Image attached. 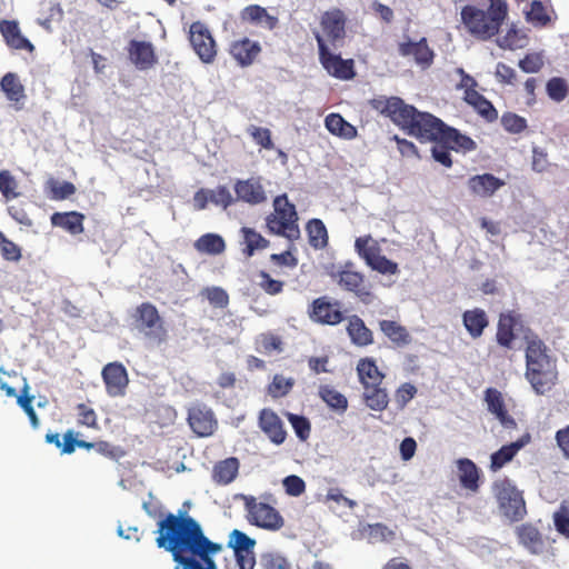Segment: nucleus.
<instances>
[{"instance_id": "nucleus-34", "label": "nucleus", "mask_w": 569, "mask_h": 569, "mask_svg": "<svg viewBox=\"0 0 569 569\" xmlns=\"http://www.w3.org/2000/svg\"><path fill=\"white\" fill-rule=\"evenodd\" d=\"M357 373L360 383L366 386L382 385L385 375L379 370L376 360L370 357L361 358L357 363Z\"/></svg>"}, {"instance_id": "nucleus-5", "label": "nucleus", "mask_w": 569, "mask_h": 569, "mask_svg": "<svg viewBox=\"0 0 569 569\" xmlns=\"http://www.w3.org/2000/svg\"><path fill=\"white\" fill-rule=\"evenodd\" d=\"M298 213L287 194H281L273 200V212L266 217V227L269 233L283 237L293 242L300 238Z\"/></svg>"}, {"instance_id": "nucleus-25", "label": "nucleus", "mask_w": 569, "mask_h": 569, "mask_svg": "<svg viewBox=\"0 0 569 569\" xmlns=\"http://www.w3.org/2000/svg\"><path fill=\"white\" fill-rule=\"evenodd\" d=\"M531 442V436L529 432L523 433L518 440L502 446L499 450L493 452L490 457V469L498 471L506 463L510 462L515 456L527 445Z\"/></svg>"}, {"instance_id": "nucleus-29", "label": "nucleus", "mask_w": 569, "mask_h": 569, "mask_svg": "<svg viewBox=\"0 0 569 569\" xmlns=\"http://www.w3.org/2000/svg\"><path fill=\"white\" fill-rule=\"evenodd\" d=\"M346 330L351 342L357 347H368L373 343V332L357 315H352L348 318Z\"/></svg>"}, {"instance_id": "nucleus-16", "label": "nucleus", "mask_w": 569, "mask_h": 569, "mask_svg": "<svg viewBox=\"0 0 569 569\" xmlns=\"http://www.w3.org/2000/svg\"><path fill=\"white\" fill-rule=\"evenodd\" d=\"M256 541L240 530L234 529L231 532L230 546L233 549V557L237 560L239 569H253L256 557L253 552Z\"/></svg>"}, {"instance_id": "nucleus-24", "label": "nucleus", "mask_w": 569, "mask_h": 569, "mask_svg": "<svg viewBox=\"0 0 569 569\" xmlns=\"http://www.w3.org/2000/svg\"><path fill=\"white\" fill-rule=\"evenodd\" d=\"M0 33L9 48L33 52L34 46L22 34L18 21L6 19L1 20Z\"/></svg>"}, {"instance_id": "nucleus-11", "label": "nucleus", "mask_w": 569, "mask_h": 569, "mask_svg": "<svg viewBox=\"0 0 569 569\" xmlns=\"http://www.w3.org/2000/svg\"><path fill=\"white\" fill-rule=\"evenodd\" d=\"M315 38L318 44L320 63L327 72L338 79H352L355 77L353 61L343 60L339 54H333L319 32L315 33Z\"/></svg>"}, {"instance_id": "nucleus-27", "label": "nucleus", "mask_w": 569, "mask_h": 569, "mask_svg": "<svg viewBox=\"0 0 569 569\" xmlns=\"http://www.w3.org/2000/svg\"><path fill=\"white\" fill-rule=\"evenodd\" d=\"M260 52L261 47L259 42L248 38L236 40L230 46V54L241 67L252 64Z\"/></svg>"}, {"instance_id": "nucleus-59", "label": "nucleus", "mask_w": 569, "mask_h": 569, "mask_svg": "<svg viewBox=\"0 0 569 569\" xmlns=\"http://www.w3.org/2000/svg\"><path fill=\"white\" fill-rule=\"evenodd\" d=\"M78 423L88 428L98 427V418L96 411L86 403L77 406Z\"/></svg>"}, {"instance_id": "nucleus-46", "label": "nucleus", "mask_w": 569, "mask_h": 569, "mask_svg": "<svg viewBox=\"0 0 569 569\" xmlns=\"http://www.w3.org/2000/svg\"><path fill=\"white\" fill-rule=\"evenodd\" d=\"M295 386L293 378H286L282 375H274L272 381L268 386V393L277 399L287 396Z\"/></svg>"}, {"instance_id": "nucleus-45", "label": "nucleus", "mask_w": 569, "mask_h": 569, "mask_svg": "<svg viewBox=\"0 0 569 569\" xmlns=\"http://www.w3.org/2000/svg\"><path fill=\"white\" fill-rule=\"evenodd\" d=\"M500 122L502 128L512 134H520L528 128L527 119L511 111L502 113Z\"/></svg>"}, {"instance_id": "nucleus-36", "label": "nucleus", "mask_w": 569, "mask_h": 569, "mask_svg": "<svg viewBox=\"0 0 569 569\" xmlns=\"http://www.w3.org/2000/svg\"><path fill=\"white\" fill-rule=\"evenodd\" d=\"M327 130L341 139L352 140L358 136L357 128L339 113H329L325 119Z\"/></svg>"}, {"instance_id": "nucleus-14", "label": "nucleus", "mask_w": 569, "mask_h": 569, "mask_svg": "<svg viewBox=\"0 0 569 569\" xmlns=\"http://www.w3.org/2000/svg\"><path fill=\"white\" fill-rule=\"evenodd\" d=\"M106 392L109 397H123L129 385V376L123 363L113 361L107 363L101 371Z\"/></svg>"}, {"instance_id": "nucleus-23", "label": "nucleus", "mask_w": 569, "mask_h": 569, "mask_svg": "<svg viewBox=\"0 0 569 569\" xmlns=\"http://www.w3.org/2000/svg\"><path fill=\"white\" fill-rule=\"evenodd\" d=\"M520 323V316L513 312L500 313L497 323L496 341L505 349H512L517 338L516 329Z\"/></svg>"}, {"instance_id": "nucleus-21", "label": "nucleus", "mask_w": 569, "mask_h": 569, "mask_svg": "<svg viewBox=\"0 0 569 569\" xmlns=\"http://www.w3.org/2000/svg\"><path fill=\"white\" fill-rule=\"evenodd\" d=\"M485 401L488 411L495 415L505 429H516L517 421L508 413L502 393L496 388H487L485 390Z\"/></svg>"}, {"instance_id": "nucleus-35", "label": "nucleus", "mask_w": 569, "mask_h": 569, "mask_svg": "<svg viewBox=\"0 0 569 569\" xmlns=\"http://www.w3.org/2000/svg\"><path fill=\"white\" fill-rule=\"evenodd\" d=\"M379 329L398 348L408 346L412 338L408 329L393 320H380Z\"/></svg>"}, {"instance_id": "nucleus-2", "label": "nucleus", "mask_w": 569, "mask_h": 569, "mask_svg": "<svg viewBox=\"0 0 569 569\" xmlns=\"http://www.w3.org/2000/svg\"><path fill=\"white\" fill-rule=\"evenodd\" d=\"M158 548L170 552L177 569H218L212 558L222 550L211 541L200 523L187 513H168L158 522Z\"/></svg>"}, {"instance_id": "nucleus-15", "label": "nucleus", "mask_w": 569, "mask_h": 569, "mask_svg": "<svg viewBox=\"0 0 569 569\" xmlns=\"http://www.w3.org/2000/svg\"><path fill=\"white\" fill-rule=\"evenodd\" d=\"M187 421L198 437H210L218 428L214 412L206 405L197 403L188 409Z\"/></svg>"}, {"instance_id": "nucleus-63", "label": "nucleus", "mask_w": 569, "mask_h": 569, "mask_svg": "<svg viewBox=\"0 0 569 569\" xmlns=\"http://www.w3.org/2000/svg\"><path fill=\"white\" fill-rule=\"evenodd\" d=\"M417 388L409 383H402L397 390L395 395V400L399 408H405L407 403L416 396Z\"/></svg>"}, {"instance_id": "nucleus-37", "label": "nucleus", "mask_w": 569, "mask_h": 569, "mask_svg": "<svg viewBox=\"0 0 569 569\" xmlns=\"http://www.w3.org/2000/svg\"><path fill=\"white\" fill-rule=\"evenodd\" d=\"M239 466L236 457L218 461L212 469V480L221 486L231 483L238 475Z\"/></svg>"}, {"instance_id": "nucleus-50", "label": "nucleus", "mask_w": 569, "mask_h": 569, "mask_svg": "<svg viewBox=\"0 0 569 569\" xmlns=\"http://www.w3.org/2000/svg\"><path fill=\"white\" fill-rule=\"evenodd\" d=\"M527 42V36L516 29L513 26L507 33L498 40V44L502 49L515 50L523 48Z\"/></svg>"}, {"instance_id": "nucleus-43", "label": "nucleus", "mask_w": 569, "mask_h": 569, "mask_svg": "<svg viewBox=\"0 0 569 569\" xmlns=\"http://www.w3.org/2000/svg\"><path fill=\"white\" fill-rule=\"evenodd\" d=\"M526 20L537 28H545L551 22V18L540 0L531 2L530 10L526 13Z\"/></svg>"}, {"instance_id": "nucleus-19", "label": "nucleus", "mask_w": 569, "mask_h": 569, "mask_svg": "<svg viewBox=\"0 0 569 569\" xmlns=\"http://www.w3.org/2000/svg\"><path fill=\"white\" fill-rule=\"evenodd\" d=\"M236 200L251 206L267 201V193L260 177H250L244 180H237L233 186Z\"/></svg>"}, {"instance_id": "nucleus-54", "label": "nucleus", "mask_w": 569, "mask_h": 569, "mask_svg": "<svg viewBox=\"0 0 569 569\" xmlns=\"http://www.w3.org/2000/svg\"><path fill=\"white\" fill-rule=\"evenodd\" d=\"M0 252L7 261H19L21 259V248L8 239L4 233L0 231Z\"/></svg>"}, {"instance_id": "nucleus-40", "label": "nucleus", "mask_w": 569, "mask_h": 569, "mask_svg": "<svg viewBox=\"0 0 569 569\" xmlns=\"http://www.w3.org/2000/svg\"><path fill=\"white\" fill-rule=\"evenodd\" d=\"M309 244L315 249H323L328 246V231L322 220L313 218L306 226Z\"/></svg>"}, {"instance_id": "nucleus-42", "label": "nucleus", "mask_w": 569, "mask_h": 569, "mask_svg": "<svg viewBox=\"0 0 569 569\" xmlns=\"http://www.w3.org/2000/svg\"><path fill=\"white\" fill-rule=\"evenodd\" d=\"M319 397L333 410L346 411L348 408L347 398L335 388L325 385L319 388Z\"/></svg>"}, {"instance_id": "nucleus-47", "label": "nucleus", "mask_w": 569, "mask_h": 569, "mask_svg": "<svg viewBox=\"0 0 569 569\" xmlns=\"http://www.w3.org/2000/svg\"><path fill=\"white\" fill-rule=\"evenodd\" d=\"M286 417L300 441H307L311 433V423L305 416L287 412Z\"/></svg>"}, {"instance_id": "nucleus-8", "label": "nucleus", "mask_w": 569, "mask_h": 569, "mask_svg": "<svg viewBox=\"0 0 569 569\" xmlns=\"http://www.w3.org/2000/svg\"><path fill=\"white\" fill-rule=\"evenodd\" d=\"M242 500L249 523L271 531L279 530L283 527V517L271 505L259 501L253 496H242Z\"/></svg>"}, {"instance_id": "nucleus-13", "label": "nucleus", "mask_w": 569, "mask_h": 569, "mask_svg": "<svg viewBox=\"0 0 569 569\" xmlns=\"http://www.w3.org/2000/svg\"><path fill=\"white\" fill-rule=\"evenodd\" d=\"M190 43L203 63H212L217 56L216 41L208 29L201 21H194L189 30Z\"/></svg>"}, {"instance_id": "nucleus-22", "label": "nucleus", "mask_w": 569, "mask_h": 569, "mask_svg": "<svg viewBox=\"0 0 569 569\" xmlns=\"http://www.w3.org/2000/svg\"><path fill=\"white\" fill-rule=\"evenodd\" d=\"M398 52L401 57H412L415 62L423 68L429 67L435 58L426 38H421L417 42L408 40L399 43Z\"/></svg>"}, {"instance_id": "nucleus-32", "label": "nucleus", "mask_w": 569, "mask_h": 569, "mask_svg": "<svg viewBox=\"0 0 569 569\" xmlns=\"http://www.w3.org/2000/svg\"><path fill=\"white\" fill-rule=\"evenodd\" d=\"M0 88L6 98L14 104L16 110H21L22 104L19 103L26 99V92L19 77L12 72L6 73L0 81Z\"/></svg>"}, {"instance_id": "nucleus-31", "label": "nucleus", "mask_w": 569, "mask_h": 569, "mask_svg": "<svg viewBox=\"0 0 569 569\" xmlns=\"http://www.w3.org/2000/svg\"><path fill=\"white\" fill-rule=\"evenodd\" d=\"M84 214L78 211L54 212L50 221L53 227H59L72 236L83 232Z\"/></svg>"}, {"instance_id": "nucleus-55", "label": "nucleus", "mask_w": 569, "mask_h": 569, "mask_svg": "<svg viewBox=\"0 0 569 569\" xmlns=\"http://www.w3.org/2000/svg\"><path fill=\"white\" fill-rule=\"evenodd\" d=\"M518 66L523 72L537 73L545 66L543 57L538 52L527 53L519 60Z\"/></svg>"}, {"instance_id": "nucleus-7", "label": "nucleus", "mask_w": 569, "mask_h": 569, "mask_svg": "<svg viewBox=\"0 0 569 569\" xmlns=\"http://www.w3.org/2000/svg\"><path fill=\"white\" fill-rule=\"evenodd\" d=\"M355 251L373 271L381 274H397L398 263L381 254L379 242L370 234L358 237L355 241Z\"/></svg>"}, {"instance_id": "nucleus-3", "label": "nucleus", "mask_w": 569, "mask_h": 569, "mask_svg": "<svg viewBox=\"0 0 569 569\" xmlns=\"http://www.w3.org/2000/svg\"><path fill=\"white\" fill-rule=\"evenodd\" d=\"M526 378L538 395L549 392L557 383L556 362L548 356L547 347L537 337L528 340L526 348Z\"/></svg>"}, {"instance_id": "nucleus-17", "label": "nucleus", "mask_w": 569, "mask_h": 569, "mask_svg": "<svg viewBox=\"0 0 569 569\" xmlns=\"http://www.w3.org/2000/svg\"><path fill=\"white\" fill-rule=\"evenodd\" d=\"M128 58L140 71L153 68L158 57L151 42L132 39L127 46Z\"/></svg>"}, {"instance_id": "nucleus-49", "label": "nucleus", "mask_w": 569, "mask_h": 569, "mask_svg": "<svg viewBox=\"0 0 569 569\" xmlns=\"http://www.w3.org/2000/svg\"><path fill=\"white\" fill-rule=\"evenodd\" d=\"M34 397L29 395V386L26 383L21 393L17 397V403L23 409L28 416L32 428L37 429L40 426L38 416L32 407Z\"/></svg>"}, {"instance_id": "nucleus-30", "label": "nucleus", "mask_w": 569, "mask_h": 569, "mask_svg": "<svg viewBox=\"0 0 569 569\" xmlns=\"http://www.w3.org/2000/svg\"><path fill=\"white\" fill-rule=\"evenodd\" d=\"M462 322L469 336L478 339L489 326V317L483 309L473 308L462 313Z\"/></svg>"}, {"instance_id": "nucleus-33", "label": "nucleus", "mask_w": 569, "mask_h": 569, "mask_svg": "<svg viewBox=\"0 0 569 569\" xmlns=\"http://www.w3.org/2000/svg\"><path fill=\"white\" fill-rule=\"evenodd\" d=\"M459 481L462 488L477 492L479 489L480 472L476 463L468 458L457 460Z\"/></svg>"}, {"instance_id": "nucleus-39", "label": "nucleus", "mask_w": 569, "mask_h": 569, "mask_svg": "<svg viewBox=\"0 0 569 569\" xmlns=\"http://www.w3.org/2000/svg\"><path fill=\"white\" fill-rule=\"evenodd\" d=\"M194 249L200 253L217 256L226 250V242L217 233H204L196 240Z\"/></svg>"}, {"instance_id": "nucleus-58", "label": "nucleus", "mask_w": 569, "mask_h": 569, "mask_svg": "<svg viewBox=\"0 0 569 569\" xmlns=\"http://www.w3.org/2000/svg\"><path fill=\"white\" fill-rule=\"evenodd\" d=\"M259 287L268 295L276 296L283 290L284 283L280 280L272 279L267 271L259 272Z\"/></svg>"}, {"instance_id": "nucleus-28", "label": "nucleus", "mask_w": 569, "mask_h": 569, "mask_svg": "<svg viewBox=\"0 0 569 569\" xmlns=\"http://www.w3.org/2000/svg\"><path fill=\"white\" fill-rule=\"evenodd\" d=\"M519 543L530 553L539 555L545 549V541L540 531L531 523H523L516 530Z\"/></svg>"}, {"instance_id": "nucleus-53", "label": "nucleus", "mask_w": 569, "mask_h": 569, "mask_svg": "<svg viewBox=\"0 0 569 569\" xmlns=\"http://www.w3.org/2000/svg\"><path fill=\"white\" fill-rule=\"evenodd\" d=\"M247 132L251 136L253 141L263 149L272 150L274 148V143L271 139V131L268 128H261L252 124L247 129Z\"/></svg>"}, {"instance_id": "nucleus-60", "label": "nucleus", "mask_w": 569, "mask_h": 569, "mask_svg": "<svg viewBox=\"0 0 569 569\" xmlns=\"http://www.w3.org/2000/svg\"><path fill=\"white\" fill-rule=\"evenodd\" d=\"M553 523L559 533L569 537V506L561 503L559 510L553 513Z\"/></svg>"}, {"instance_id": "nucleus-61", "label": "nucleus", "mask_w": 569, "mask_h": 569, "mask_svg": "<svg viewBox=\"0 0 569 569\" xmlns=\"http://www.w3.org/2000/svg\"><path fill=\"white\" fill-rule=\"evenodd\" d=\"M287 495L299 497L306 491V483L302 478L296 475L288 476L282 481Z\"/></svg>"}, {"instance_id": "nucleus-10", "label": "nucleus", "mask_w": 569, "mask_h": 569, "mask_svg": "<svg viewBox=\"0 0 569 569\" xmlns=\"http://www.w3.org/2000/svg\"><path fill=\"white\" fill-rule=\"evenodd\" d=\"M352 266L351 262L347 263L343 269L333 273L332 278L342 290L353 293L360 302L371 305L376 299L371 284L363 273L352 270Z\"/></svg>"}, {"instance_id": "nucleus-57", "label": "nucleus", "mask_w": 569, "mask_h": 569, "mask_svg": "<svg viewBox=\"0 0 569 569\" xmlns=\"http://www.w3.org/2000/svg\"><path fill=\"white\" fill-rule=\"evenodd\" d=\"M551 163L548 158V152L540 147H532L531 169L538 173L549 170Z\"/></svg>"}, {"instance_id": "nucleus-20", "label": "nucleus", "mask_w": 569, "mask_h": 569, "mask_svg": "<svg viewBox=\"0 0 569 569\" xmlns=\"http://www.w3.org/2000/svg\"><path fill=\"white\" fill-rule=\"evenodd\" d=\"M320 26L328 40L336 46L346 36V16L340 9L323 12Z\"/></svg>"}, {"instance_id": "nucleus-51", "label": "nucleus", "mask_w": 569, "mask_h": 569, "mask_svg": "<svg viewBox=\"0 0 569 569\" xmlns=\"http://www.w3.org/2000/svg\"><path fill=\"white\" fill-rule=\"evenodd\" d=\"M50 198L53 200H64L70 198L76 192V187L70 181H58L51 179L48 181Z\"/></svg>"}, {"instance_id": "nucleus-6", "label": "nucleus", "mask_w": 569, "mask_h": 569, "mask_svg": "<svg viewBox=\"0 0 569 569\" xmlns=\"http://www.w3.org/2000/svg\"><path fill=\"white\" fill-rule=\"evenodd\" d=\"M132 325L153 346H160L168 339L164 321L151 302H142L136 307L132 312Z\"/></svg>"}, {"instance_id": "nucleus-64", "label": "nucleus", "mask_w": 569, "mask_h": 569, "mask_svg": "<svg viewBox=\"0 0 569 569\" xmlns=\"http://www.w3.org/2000/svg\"><path fill=\"white\" fill-rule=\"evenodd\" d=\"M210 200L214 204L222 206L224 209L230 207L236 201L229 189L224 186H219L216 190H212Z\"/></svg>"}, {"instance_id": "nucleus-41", "label": "nucleus", "mask_w": 569, "mask_h": 569, "mask_svg": "<svg viewBox=\"0 0 569 569\" xmlns=\"http://www.w3.org/2000/svg\"><path fill=\"white\" fill-rule=\"evenodd\" d=\"M241 233L246 246L242 251L246 257H252L257 250H263L270 244L268 239L252 228L243 227Z\"/></svg>"}, {"instance_id": "nucleus-12", "label": "nucleus", "mask_w": 569, "mask_h": 569, "mask_svg": "<svg viewBox=\"0 0 569 569\" xmlns=\"http://www.w3.org/2000/svg\"><path fill=\"white\" fill-rule=\"evenodd\" d=\"M308 316L315 323L322 326H338L345 320L341 302L331 301L328 296H321L312 300L308 307Z\"/></svg>"}, {"instance_id": "nucleus-38", "label": "nucleus", "mask_w": 569, "mask_h": 569, "mask_svg": "<svg viewBox=\"0 0 569 569\" xmlns=\"http://www.w3.org/2000/svg\"><path fill=\"white\" fill-rule=\"evenodd\" d=\"M362 398L366 405L375 411H383L389 405V396L381 385L366 386Z\"/></svg>"}, {"instance_id": "nucleus-44", "label": "nucleus", "mask_w": 569, "mask_h": 569, "mask_svg": "<svg viewBox=\"0 0 569 569\" xmlns=\"http://www.w3.org/2000/svg\"><path fill=\"white\" fill-rule=\"evenodd\" d=\"M546 92L555 102L563 101L569 94V86L565 78L552 77L546 83Z\"/></svg>"}, {"instance_id": "nucleus-56", "label": "nucleus", "mask_w": 569, "mask_h": 569, "mask_svg": "<svg viewBox=\"0 0 569 569\" xmlns=\"http://www.w3.org/2000/svg\"><path fill=\"white\" fill-rule=\"evenodd\" d=\"M94 450L111 460H119L126 456V451L120 446H114L106 440L96 441Z\"/></svg>"}, {"instance_id": "nucleus-48", "label": "nucleus", "mask_w": 569, "mask_h": 569, "mask_svg": "<svg viewBox=\"0 0 569 569\" xmlns=\"http://www.w3.org/2000/svg\"><path fill=\"white\" fill-rule=\"evenodd\" d=\"M18 186L17 179L9 170L0 171V192L6 200L16 199L21 194Z\"/></svg>"}, {"instance_id": "nucleus-26", "label": "nucleus", "mask_w": 569, "mask_h": 569, "mask_svg": "<svg viewBox=\"0 0 569 569\" xmlns=\"http://www.w3.org/2000/svg\"><path fill=\"white\" fill-rule=\"evenodd\" d=\"M502 186H505V181L491 173L477 174L468 180L471 193L481 198L493 196Z\"/></svg>"}, {"instance_id": "nucleus-4", "label": "nucleus", "mask_w": 569, "mask_h": 569, "mask_svg": "<svg viewBox=\"0 0 569 569\" xmlns=\"http://www.w3.org/2000/svg\"><path fill=\"white\" fill-rule=\"evenodd\" d=\"M489 1L487 12L471 4L465 6L461 10L462 23L472 36L481 40L496 36L508 14L506 0Z\"/></svg>"}, {"instance_id": "nucleus-62", "label": "nucleus", "mask_w": 569, "mask_h": 569, "mask_svg": "<svg viewBox=\"0 0 569 569\" xmlns=\"http://www.w3.org/2000/svg\"><path fill=\"white\" fill-rule=\"evenodd\" d=\"M495 76L501 84L513 86L517 82V73L515 69L503 62L497 63Z\"/></svg>"}, {"instance_id": "nucleus-52", "label": "nucleus", "mask_w": 569, "mask_h": 569, "mask_svg": "<svg viewBox=\"0 0 569 569\" xmlns=\"http://www.w3.org/2000/svg\"><path fill=\"white\" fill-rule=\"evenodd\" d=\"M202 296L214 308H226L229 305V295L221 287H207L202 290Z\"/></svg>"}, {"instance_id": "nucleus-1", "label": "nucleus", "mask_w": 569, "mask_h": 569, "mask_svg": "<svg viewBox=\"0 0 569 569\" xmlns=\"http://www.w3.org/2000/svg\"><path fill=\"white\" fill-rule=\"evenodd\" d=\"M370 106L421 143L431 142L432 159L446 168L452 167L451 151L467 153L477 149L472 138L399 97L379 96L370 100Z\"/></svg>"}, {"instance_id": "nucleus-18", "label": "nucleus", "mask_w": 569, "mask_h": 569, "mask_svg": "<svg viewBox=\"0 0 569 569\" xmlns=\"http://www.w3.org/2000/svg\"><path fill=\"white\" fill-rule=\"evenodd\" d=\"M258 426L267 438L276 446L282 445L287 439V430L281 418L270 408L259 411Z\"/></svg>"}, {"instance_id": "nucleus-9", "label": "nucleus", "mask_w": 569, "mask_h": 569, "mask_svg": "<svg viewBox=\"0 0 569 569\" xmlns=\"http://www.w3.org/2000/svg\"><path fill=\"white\" fill-rule=\"evenodd\" d=\"M493 493L503 515L510 520L518 521L526 513V503L521 492L509 479L493 483Z\"/></svg>"}]
</instances>
